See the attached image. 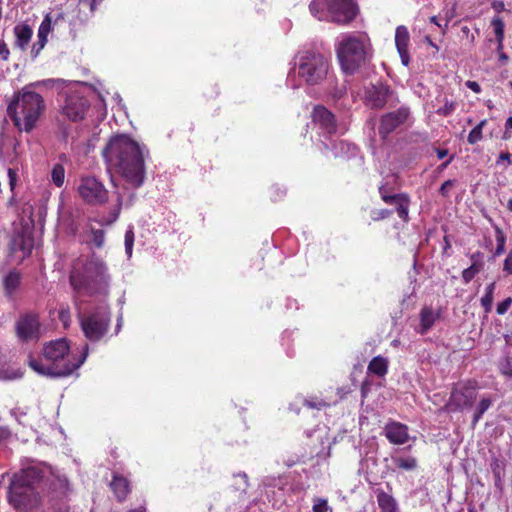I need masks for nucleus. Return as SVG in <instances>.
Segmentation results:
<instances>
[{"label":"nucleus","instance_id":"52","mask_svg":"<svg viewBox=\"0 0 512 512\" xmlns=\"http://www.w3.org/2000/svg\"><path fill=\"white\" fill-rule=\"evenodd\" d=\"M45 45V43L37 40V42L34 43L31 48V57L36 58L40 54L41 50L45 47Z\"/></svg>","mask_w":512,"mask_h":512},{"label":"nucleus","instance_id":"26","mask_svg":"<svg viewBox=\"0 0 512 512\" xmlns=\"http://www.w3.org/2000/svg\"><path fill=\"white\" fill-rule=\"evenodd\" d=\"M377 503L383 512H397L396 500L383 490H377Z\"/></svg>","mask_w":512,"mask_h":512},{"label":"nucleus","instance_id":"39","mask_svg":"<svg viewBox=\"0 0 512 512\" xmlns=\"http://www.w3.org/2000/svg\"><path fill=\"white\" fill-rule=\"evenodd\" d=\"M92 243L97 248H102L105 242V231L102 229H91Z\"/></svg>","mask_w":512,"mask_h":512},{"label":"nucleus","instance_id":"24","mask_svg":"<svg viewBox=\"0 0 512 512\" xmlns=\"http://www.w3.org/2000/svg\"><path fill=\"white\" fill-rule=\"evenodd\" d=\"M21 283V275L16 270H11L3 279L4 293L12 299Z\"/></svg>","mask_w":512,"mask_h":512},{"label":"nucleus","instance_id":"15","mask_svg":"<svg viewBox=\"0 0 512 512\" xmlns=\"http://www.w3.org/2000/svg\"><path fill=\"white\" fill-rule=\"evenodd\" d=\"M410 115V110L407 107H400L396 111L384 114L381 117L379 125V134L385 139L389 134L395 131L400 125L406 122Z\"/></svg>","mask_w":512,"mask_h":512},{"label":"nucleus","instance_id":"18","mask_svg":"<svg viewBox=\"0 0 512 512\" xmlns=\"http://www.w3.org/2000/svg\"><path fill=\"white\" fill-rule=\"evenodd\" d=\"M312 119L322 130L328 134L336 132L337 125L334 114L322 105L314 107L312 112Z\"/></svg>","mask_w":512,"mask_h":512},{"label":"nucleus","instance_id":"44","mask_svg":"<svg viewBox=\"0 0 512 512\" xmlns=\"http://www.w3.org/2000/svg\"><path fill=\"white\" fill-rule=\"evenodd\" d=\"M52 16L51 14H47L43 21L41 22L38 32H43L44 34H49L52 30Z\"/></svg>","mask_w":512,"mask_h":512},{"label":"nucleus","instance_id":"5","mask_svg":"<svg viewBox=\"0 0 512 512\" xmlns=\"http://www.w3.org/2000/svg\"><path fill=\"white\" fill-rule=\"evenodd\" d=\"M336 54L343 73L355 74L372 57V44L369 36L364 32L344 36L336 48Z\"/></svg>","mask_w":512,"mask_h":512},{"label":"nucleus","instance_id":"59","mask_svg":"<svg viewBox=\"0 0 512 512\" xmlns=\"http://www.w3.org/2000/svg\"><path fill=\"white\" fill-rule=\"evenodd\" d=\"M435 152L439 159H443L448 155V150L443 148H435Z\"/></svg>","mask_w":512,"mask_h":512},{"label":"nucleus","instance_id":"19","mask_svg":"<svg viewBox=\"0 0 512 512\" xmlns=\"http://www.w3.org/2000/svg\"><path fill=\"white\" fill-rule=\"evenodd\" d=\"M109 487L119 503L126 501L132 491L131 482L119 473H113Z\"/></svg>","mask_w":512,"mask_h":512},{"label":"nucleus","instance_id":"1","mask_svg":"<svg viewBox=\"0 0 512 512\" xmlns=\"http://www.w3.org/2000/svg\"><path fill=\"white\" fill-rule=\"evenodd\" d=\"M103 156L134 188L144 183L146 154L139 143L129 136L112 137L103 150Z\"/></svg>","mask_w":512,"mask_h":512},{"label":"nucleus","instance_id":"23","mask_svg":"<svg viewBox=\"0 0 512 512\" xmlns=\"http://www.w3.org/2000/svg\"><path fill=\"white\" fill-rule=\"evenodd\" d=\"M490 468L494 476V484L497 488L502 489L506 471V460L504 458H492Z\"/></svg>","mask_w":512,"mask_h":512},{"label":"nucleus","instance_id":"10","mask_svg":"<svg viewBox=\"0 0 512 512\" xmlns=\"http://www.w3.org/2000/svg\"><path fill=\"white\" fill-rule=\"evenodd\" d=\"M77 191L83 202L88 205H104L109 199V192L104 184L93 176L82 177Z\"/></svg>","mask_w":512,"mask_h":512},{"label":"nucleus","instance_id":"43","mask_svg":"<svg viewBox=\"0 0 512 512\" xmlns=\"http://www.w3.org/2000/svg\"><path fill=\"white\" fill-rule=\"evenodd\" d=\"M462 39H465V43L469 46H473L475 43V36L471 33V30L468 26H461Z\"/></svg>","mask_w":512,"mask_h":512},{"label":"nucleus","instance_id":"46","mask_svg":"<svg viewBox=\"0 0 512 512\" xmlns=\"http://www.w3.org/2000/svg\"><path fill=\"white\" fill-rule=\"evenodd\" d=\"M329 509L328 502L324 498H316L312 507L313 512H327Z\"/></svg>","mask_w":512,"mask_h":512},{"label":"nucleus","instance_id":"30","mask_svg":"<svg viewBox=\"0 0 512 512\" xmlns=\"http://www.w3.org/2000/svg\"><path fill=\"white\" fill-rule=\"evenodd\" d=\"M51 180L58 188L62 187L65 182V168L62 164L56 163L51 171Z\"/></svg>","mask_w":512,"mask_h":512},{"label":"nucleus","instance_id":"20","mask_svg":"<svg viewBox=\"0 0 512 512\" xmlns=\"http://www.w3.org/2000/svg\"><path fill=\"white\" fill-rule=\"evenodd\" d=\"M409 42L410 35L407 27L403 25L398 26L395 31V45L404 66H408L410 63Z\"/></svg>","mask_w":512,"mask_h":512},{"label":"nucleus","instance_id":"13","mask_svg":"<svg viewBox=\"0 0 512 512\" xmlns=\"http://www.w3.org/2000/svg\"><path fill=\"white\" fill-rule=\"evenodd\" d=\"M89 106V101L85 97L78 92H70L64 97L61 113L69 120L77 122L84 118Z\"/></svg>","mask_w":512,"mask_h":512},{"label":"nucleus","instance_id":"51","mask_svg":"<svg viewBox=\"0 0 512 512\" xmlns=\"http://www.w3.org/2000/svg\"><path fill=\"white\" fill-rule=\"evenodd\" d=\"M503 271L512 275V250L508 253L503 263Z\"/></svg>","mask_w":512,"mask_h":512},{"label":"nucleus","instance_id":"2","mask_svg":"<svg viewBox=\"0 0 512 512\" xmlns=\"http://www.w3.org/2000/svg\"><path fill=\"white\" fill-rule=\"evenodd\" d=\"M88 345L81 355L73 354L65 338L46 343L42 350L44 361L29 357L28 365L40 375L67 377L77 370L85 361Z\"/></svg>","mask_w":512,"mask_h":512},{"label":"nucleus","instance_id":"22","mask_svg":"<svg viewBox=\"0 0 512 512\" xmlns=\"http://www.w3.org/2000/svg\"><path fill=\"white\" fill-rule=\"evenodd\" d=\"M13 32L15 35L14 46L25 51L33 35L32 28L26 23H19L15 25Z\"/></svg>","mask_w":512,"mask_h":512},{"label":"nucleus","instance_id":"36","mask_svg":"<svg viewBox=\"0 0 512 512\" xmlns=\"http://www.w3.org/2000/svg\"><path fill=\"white\" fill-rule=\"evenodd\" d=\"M102 1L103 0H79V6L89 9V15L86 14L85 17L80 18V21H87L88 18L94 14L97 5L102 3Z\"/></svg>","mask_w":512,"mask_h":512},{"label":"nucleus","instance_id":"48","mask_svg":"<svg viewBox=\"0 0 512 512\" xmlns=\"http://www.w3.org/2000/svg\"><path fill=\"white\" fill-rule=\"evenodd\" d=\"M502 375L512 379V363L510 358H506L505 363L500 367Z\"/></svg>","mask_w":512,"mask_h":512},{"label":"nucleus","instance_id":"21","mask_svg":"<svg viewBox=\"0 0 512 512\" xmlns=\"http://www.w3.org/2000/svg\"><path fill=\"white\" fill-rule=\"evenodd\" d=\"M420 333H427L441 317V310H434L431 306H424L420 310Z\"/></svg>","mask_w":512,"mask_h":512},{"label":"nucleus","instance_id":"55","mask_svg":"<svg viewBox=\"0 0 512 512\" xmlns=\"http://www.w3.org/2000/svg\"><path fill=\"white\" fill-rule=\"evenodd\" d=\"M453 184H454V180H447V181L443 182L439 189V193L442 196H447V190L449 187L453 186Z\"/></svg>","mask_w":512,"mask_h":512},{"label":"nucleus","instance_id":"34","mask_svg":"<svg viewBox=\"0 0 512 512\" xmlns=\"http://www.w3.org/2000/svg\"><path fill=\"white\" fill-rule=\"evenodd\" d=\"M58 318L65 329L69 328L72 322L71 309L69 305H61L58 311Z\"/></svg>","mask_w":512,"mask_h":512},{"label":"nucleus","instance_id":"45","mask_svg":"<svg viewBox=\"0 0 512 512\" xmlns=\"http://www.w3.org/2000/svg\"><path fill=\"white\" fill-rule=\"evenodd\" d=\"M454 110H455V103L451 102V101L450 102L446 101L443 107H440L439 109H437L436 113L438 115L447 117V116L451 115Z\"/></svg>","mask_w":512,"mask_h":512},{"label":"nucleus","instance_id":"14","mask_svg":"<svg viewBox=\"0 0 512 512\" xmlns=\"http://www.w3.org/2000/svg\"><path fill=\"white\" fill-rule=\"evenodd\" d=\"M381 199L389 205L396 208L398 217L404 222L409 220L410 197L406 193L392 194L386 185H381L378 189Z\"/></svg>","mask_w":512,"mask_h":512},{"label":"nucleus","instance_id":"60","mask_svg":"<svg viewBox=\"0 0 512 512\" xmlns=\"http://www.w3.org/2000/svg\"><path fill=\"white\" fill-rule=\"evenodd\" d=\"M8 176L10 178V185L13 187L14 181L16 180V173L12 169H8Z\"/></svg>","mask_w":512,"mask_h":512},{"label":"nucleus","instance_id":"49","mask_svg":"<svg viewBox=\"0 0 512 512\" xmlns=\"http://www.w3.org/2000/svg\"><path fill=\"white\" fill-rule=\"evenodd\" d=\"M470 260L472 264L477 265L481 269L484 267V261H483V253L480 251H476L470 255Z\"/></svg>","mask_w":512,"mask_h":512},{"label":"nucleus","instance_id":"62","mask_svg":"<svg viewBox=\"0 0 512 512\" xmlns=\"http://www.w3.org/2000/svg\"><path fill=\"white\" fill-rule=\"evenodd\" d=\"M454 159V156H450L448 160H446L445 162H443L440 166H439V169L440 170H443L445 169L451 162L452 160Z\"/></svg>","mask_w":512,"mask_h":512},{"label":"nucleus","instance_id":"40","mask_svg":"<svg viewBox=\"0 0 512 512\" xmlns=\"http://www.w3.org/2000/svg\"><path fill=\"white\" fill-rule=\"evenodd\" d=\"M303 405L308 408L317 409V410H320V409L328 406V404L324 400L319 399L317 397H310V398L304 399Z\"/></svg>","mask_w":512,"mask_h":512},{"label":"nucleus","instance_id":"12","mask_svg":"<svg viewBox=\"0 0 512 512\" xmlns=\"http://www.w3.org/2000/svg\"><path fill=\"white\" fill-rule=\"evenodd\" d=\"M359 12L354 0H328L327 17L338 24H349Z\"/></svg>","mask_w":512,"mask_h":512},{"label":"nucleus","instance_id":"16","mask_svg":"<svg viewBox=\"0 0 512 512\" xmlns=\"http://www.w3.org/2000/svg\"><path fill=\"white\" fill-rule=\"evenodd\" d=\"M392 93L387 84L381 82L372 84L365 89V103L371 109H382Z\"/></svg>","mask_w":512,"mask_h":512},{"label":"nucleus","instance_id":"3","mask_svg":"<svg viewBox=\"0 0 512 512\" xmlns=\"http://www.w3.org/2000/svg\"><path fill=\"white\" fill-rule=\"evenodd\" d=\"M69 283L77 296H107L110 275L106 263L95 254L78 258L71 266Z\"/></svg>","mask_w":512,"mask_h":512},{"label":"nucleus","instance_id":"61","mask_svg":"<svg viewBox=\"0 0 512 512\" xmlns=\"http://www.w3.org/2000/svg\"><path fill=\"white\" fill-rule=\"evenodd\" d=\"M38 40L47 44V41H48V34H44L43 32H38Z\"/></svg>","mask_w":512,"mask_h":512},{"label":"nucleus","instance_id":"42","mask_svg":"<svg viewBox=\"0 0 512 512\" xmlns=\"http://www.w3.org/2000/svg\"><path fill=\"white\" fill-rule=\"evenodd\" d=\"M125 250L128 256L132 255L133 244H134V232L132 229H129L125 233Z\"/></svg>","mask_w":512,"mask_h":512},{"label":"nucleus","instance_id":"32","mask_svg":"<svg viewBox=\"0 0 512 512\" xmlns=\"http://www.w3.org/2000/svg\"><path fill=\"white\" fill-rule=\"evenodd\" d=\"M494 230L497 243L494 256H500L505 252L506 235L499 226H494Z\"/></svg>","mask_w":512,"mask_h":512},{"label":"nucleus","instance_id":"53","mask_svg":"<svg viewBox=\"0 0 512 512\" xmlns=\"http://www.w3.org/2000/svg\"><path fill=\"white\" fill-rule=\"evenodd\" d=\"M65 22V14L62 11H59L52 17L53 26H59Z\"/></svg>","mask_w":512,"mask_h":512},{"label":"nucleus","instance_id":"35","mask_svg":"<svg viewBox=\"0 0 512 512\" xmlns=\"http://www.w3.org/2000/svg\"><path fill=\"white\" fill-rule=\"evenodd\" d=\"M57 82L58 81L55 79H44V80L29 83V84L25 85L24 87L28 88V90H30V91H36V89H40L42 87L51 89L55 86V84Z\"/></svg>","mask_w":512,"mask_h":512},{"label":"nucleus","instance_id":"54","mask_svg":"<svg viewBox=\"0 0 512 512\" xmlns=\"http://www.w3.org/2000/svg\"><path fill=\"white\" fill-rule=\"evenodd\" d=\"M465 85L472 90L474 93H480L481 92V86L476 81L468 80L466 81Z\"/></svg>","mask_w":512,"mask_h":512},{"label":"nucleus","instance_id":"38","mask_svg":"<svg viewBox=\"0 0 512 512\" xmlns=\"http://www.w3.org/2000/svg\"><path fill=\"white\" fill-rule=\"evenodd\" d=\"M482 269L475 264H472L463 270L462 279L464 283L468 284Z\"/></svg>","mask_w":512,"mask_h":512},{"label":"nucleus","instance_id":"11","mask_svg":"<svg viewBox=\"0 0 512 512\" xmlns=\"http://www.w3.org/2000/svg\"><path fill=\"white\" fill-rule=\"evenodd\" d=\"M15 334L24 343L39 340L41 336L39 314L35 312L21 314L15 322Z\"/></svg>","mask_w":512,"mask_h":512},{"label":"nucleus","instance_id":"8","mask_svg":"<svg viewBox=\"0 0 512 512\" xmlns=\"http://www.w3.org/2000/svg\"><path fill=\"white\" fill-rule=\"evenodd\" d=\"M478 389L479 383L474 379L454 384L448 401L440 410L443 412H458L472 407L477 397Z\"/></svg>","mask_w":512,"mask_h":512},{"label":"nucleus","instance_id":"33","mask_svg":"<svg viewBox=\"0 0 512 512\" xmlns=\"http://www.w3.org/2000/svg\"><path fill=\"white\" fill-rule=\"evenodd\" d=\"M487 124V120L484 119L480 121L469 133L467 141L469 144L473 145L479 142L482 139V130L483 127Z\"/></svg>","mask_w":512,"mask_h":512},{"label":"nucleus","instance_id":"9","mask_svg":"<svg viewBox=\"0 0 512 512\" xmlns=\"http://www.w3.org/2000/svg\"><path fill=\"white\" fill-rule=\"evenodd\" d=\"M79 320L84 336L92 342H97L108 332L111 316L107 307H97L87 315L79 314Z\"/></svg>","mask_w":512,"mask_h":512},{"label":"nucleus","instance_id":"41","mask_svg":"<svg viewBox=\"0 0 512 512\" xmlns=\"http://www.w3.org/2000/svg\"><path fill=\"white\" fill-rule=\"evenodd\" d=\"M393 214V210L390 209H376L371 212V219L373 221H381L390 218Z\"/></svg>","mask_w":512,"mask_h":512},{"label":"nucleus","instance_id":"63","mask_svg":"<svg viewBox=\"0 0 512 512\" xmlns=\"http://www.w3.org/2000/svg\"><path fill=\"white\" fill-rule=\"evenodd\" d=\"M127 512H146L145 508L144 507H138V508H135V509H131Z\"/></svg>","mask_w":512,"mask_h":512},{"label":"nucleus","instance_id":"7","mask_svg":"<svg viewBox=\"0 0 512 512\" xmlns=\"http://www.w3.org/2000/svg\"><path fill=\"white\" fill-rule=\"evenodd\" d=\"M298 76L309 86L322 84L328 77L331 64L322 53L305 50L298 56L296 64Z\"/></svg>","mask_w":512,"mask_h":512},{"label":"nucleus","instance_id":"57","mask_svg":"<svg viewBox=\"0 0 512 512\" xmlns=\"http://www.w3.org/2000/svg\"><path fill=\"white\" fill-rule=\"evenodd\" d=\"M333 147L335 149H340V150H346V151H350V148H351V144L345 142V141H339V142H336Z\"/></svg>","mask_w":512,"mask_h":512},{"label":"nucleus","instance_id":"50","mask_svg":"<svg viewBox=\"0 0 512 512\" xmlns=\"http://www.w3.org/2000/svg\"><path fill=\"white\" fill-rule=\"evenodd\" d=\"M0 58L3 61H8L10 58V50L3 39H0Z\"/></svg>","mask_w":512,"mask_h":512},{"label":"nucleus","instance_id":"28","mask_svg":"<svg viewBox=\"0 0 512 512\" xmlns=\"http://www.w3.org/2000/svg\"><path fill=\"white\" fill-rule=\"evenodd\" d=\"M492 400L489 397H483L474 412L473 419H472V426L475 427L476 424L480 421L483 414L491 407Z\"/></svg>","mask_w":512,"mask_h":512},{"label":"nucleus","instance_id":"29","mask_svg":"<svg viewBox=\"0 0 512 512\" xmlns=\"http://www.w3.org/2000/svg\"><path fill=\"white\" fill-rule=\"evenodd\" d=\"M495 286V282H492L489 285H487L486 292L484 296L481 298V305L486 313H489L492 310Z\"/></svg>","mask_w":512,"mask_h":512},{"label":"nucleus","instance_id":"27","mask_svg":"<svg viewBox=\"0 0 512 512\" xmlns=\"http://www.w3.org/2000/svg\"><path fill=\"white\" fill-rule=\"evenodd\" d=\"M327 2L328 0H312L309 5L311 13L319 20L327 16Z\"/></svg>","mask_w":512,"mask_h":512},{"label":"nucleus","instance_id":"56","mask_svg":"<svg viewBox=\"0 0 512 512\" xmlns=\"http://www.w3.org/2000/svg\"><path fill=\"white\" fill-rule=\"evenodd\" d=\"M121 205H122V200H121V197H119L118 198V207L113 212L111 219L107 221V224H112L114 221L117 220V218L119 217V214H120Z\"/></svg>","mask_w":512,"mask_h":512},{"label":"nucleus","instance_id":"4","mask_svg":"<svg viewBox=\"0 0 512 512\" xmlns=\"http://www.w3.org/2000/svg\"><path fill=\"white\" fill-rule=\"evenodd\" d=\"M46 111L43 96L28 88L22 87L14 93L7 106V113L19 131L32 132Z\"/></svg>","mask_w":512,"mask_h":512},{"label":"nucleus","instance_id":"6","mask_svg":"<svg viewBox=\"0 0 512 512\" xmlns=\"http://www.w3.org/2000/svg\"><path fill=\"white\" fill-rule=\"evenodd\" d=\"M43 479V471L36 467L22 469L13 476L8 490L9 503L18 510H31L40 502L36 486Z\"/></svg>","mask_w":512,"mask_h":512},{"label":"nucleus","instance_id":"58","mask_svg":"<svg viewBox=\"0 0 512 512\" xmlns=\"http://www.w3.org/2000/svg\"><path fill=\"white\" fill-rule=\"evenodd\" d=\"M501 161H507L508 164H512V154H510L509 152H502L499 155L497 163H500Z\"/></svg>","mask_w":512,"mask_h":512},{"label":"nucleus","instance_id":"17","mask_svg":"<svg viewBox=\"0 0 512 512\" xmlns=\"http://www.w3.org/2000/svg\"><path fill=\"white\" fill-rule=\"evenodd\" d=\"M384 435L394 445H403L409 440V428L406 424L390 420L384 427Z\"/></svg>","mask_w":512,"mask_h":512},{"label":"nucleus","instance_id":"37","mask_svg":"<svg viewBox=\"0 0 512 512\" xmlns=\"http://www.w3.org/2000/svg\"><path fill=\"white\" fill-rule=\"evenodd\" d=\"M491 25L494 29L497 42H503L504 39V22L500 17L492 20Z\"/></svg>","mask_w":512,"mask_h":512},{"label":"nucleus","instance_id":"64","mask_svg":"<svg viewBox=\"0 0 512 512\" xmlns=\"http://www.w3.org/2000/svg\"><path fill=\"white\" fill-rule=\"evenodd\" d=\"M506 128H509V129H512V117H509L507 120H506Z\"/></svg>","mask_w":512,"mask_h":512},{"label":"nucleus","instance_id":"31","mask_svg":"<svg viewBox=\"0 0 512 512\" xmlns=\"http://www.w3.org/2000/svg\"><path fill=\"white\" fill-rule=\"evenodd\" d=\"M395 465L397 468L406 470V471H412L417 468V460L414 457H407V458H394L393 459Z\"/></svg>","mask_w":512,"mask_h":512},{"label":"nucleus","instance_id":"47","mask_svg":"<svg viewBox=\"0 0 512 512\" xmlns=\"http://www.w3.org/2000/svg\"><path fill=\"white\" fill-rule=\"evenodd\" d=\"M511 304H512V299L510 297L504 299L503 301L498 303L497 309H496L497 313L499 315L505 314L508 311V309L510 308Z\"/></svg>","mask_w":512,"mask_h":512},{"label":"nucleus","instance_id":"25","mask_svg":"<svg viewBox=\"0 0 512 512\" xmlns=\"http://www.w3.org/2000/svg\"><path fill=\"white\" fill-rule=\"evenodd\" d=\"M367 371L378 377H383L388 372V360L382 356H376L369 362Z\"/></svg>","mask_w":512,"mask_h":512}]
</instances>
